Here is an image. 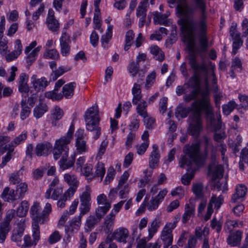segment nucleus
Segmentation results:
<instances>
[{"mask_svg":"<svg viewBox=\"0 0 248 248\" xmlns=\"http://www.w3.org/2000/svg\"><path fill=\"white\" fill-rule=\"evenodd\" d=\"M232 40H233V42L232 44V53L233 55H235L236 53L237 50L242 45L243 42L240 38V33H236L234 38H233Z\"/></svg>","mask_w":248,"mask_h":248,"instance_id":"nucleus-39","label":"nucleus"},{"mask_svg":"<svg viewBox=\"0 0 248 248\" xmlns=\"http://www.w3.org/2000/svg\"><path fill=\"white\" fill-rule=\"evenodd\" d=\"M206 70L202 71L200 68L196 70H193L194 72V75L191 77L187 83H185L184 86L189 87L192 89V90L189 93L186 94L184 96V101L186 102H189L193 100H196L200 92L201 80L200 76H206L208 73V67L205 64Z\"/></svg>","mask_w":248,"mask_h":248,"instance_id":"nucleus-4","label":"nucleus"},{"mask_svg":"<svg viewBox=\"0 0 248 248\" xmlns=\"http://www.w3.org/2000/svg\"><path fill=\"white\" fill-rule=\"evenodd\" d=\"M15 211L14 210H8L4 221L0 224V243H3L6 238L7 235L11 230L10 223L14 217Z\"/></svg>","mask_w":248,"mask_h":248,"instance_id":"nucleus-9","label":"nucleus"},{"mask_svg":"<svg viewBox=\"0 0 248 248\" xmlns=\"http://www.w3.org/2000/svg\"><path fill=\"white\" fill-rule=\"evenodd\" d=\"M100 221V219L95 216L91 215L88 217L86 220L85 231L90 232Z\"/></svg>","mask_w":248,"mask_h":248,"instance_id":"nucleus-30","label":"nucleus"},{"mask_svg":"<svg viewBox=\"0 0 248 248\" xmlns=\"http://www.w3.org/2000/svg\"><path fill=\"white\" fill-rule=\"evenodd\" d=\"M40 206L39 203L35 202L31 207L30 212L31 215L32 222H40L43 224L45 222V216H42V213H40Z\"/></svg>","mask_w":248,"mask_h":248,"instance_id":"nucleus-14","label":"nucleus"},{"mask_svg":"<svg viewBox=\"0 0 248 248\" xmlns=\"http://www.w3.org/2000/svg\"><path fill=\"white\" fill-rule=\"evenodd\" d=\"M44 57L47 59H51L53 60H58L59 58V54L58 51L55 49H52L48 50Z\"/></svg>","mask_w":248,"mask_h":248,"instance_id":"nucleus-53","label":"nucleus"},{"mask_svg":"<svg viewBox=\"0 0 248 248\" xmlns=\"http://www.w3.org/2000/svg\"><path fill=\"white\" fill-rule=\"evenodd\" d=\"M21 106L22 109L20 112V119L24 120L28 118L31 113V108L26 105V100L22 99L21 101Z\"/></svg>","mask_w":248,"mask_h":248,"instance_id":"nucleus-37","label":"nucleus"},{"mask_svg":"<svg viewBox=\"0 0 248 248\" xmlns=\"http://www.w3.org/2000/svg\"><path fill=\"white\" fill-rule=\"evenodd\" d=\"M197 7L201 10V16L200 21H206V2L205 0H194Z\"/></svg>","mask_w":248,"mask_h":248,"instance_id":"nucleus-33","label":"nucleus"},{"mask_svg":"<svg viewBox=\"0 0 248 248\" xmlns=\"http://www.w3.org/2000/svg\"><path fill=\"white\" fill-rule=\"evenodd\" d=\"M148 1L149 0H141L140 2L137 9L136 15L138 17L140 16H146Z\"/></svg>","mask_w":248,"mask_h":248,"instance_id":"nucleus-32","label":"nucleus"},{"mask_svg":"<svg viewBox=\"0 0 248 248\" xmlns=\"http://www.w3.org/2000/svg\"><path fill=\"white\" fill-rule=\"evenodd\" d=\"M197 29L196 31V36L199 38L201 48L203 50H205L208 46V39L207 38L206 21H197Z\"/></svg>","mask_w":248,"mask_h":248,"instance_id":"nucleus-8","label":"nucleus"},{"mask_svg":"<svg viewBox=\"0 0 248 248\" xmlns=\"http://www.w3.org/2000/svg\"><path fill=\"white\" fill-rule=\"evenodd\" d=\"M82 216L79 215L75 217L69 222V227L67 226L68 231H73L74 229L78 230L81 224V219Z\"/></svg>","mask_w":248,"mask_h":248,"instance_id":"nucleus-41","label":"nucleus"},{"mask_svg":"<svg viewBox=\"0 0 248 248\" xmlns=\"http://www.w3.org/2000/svg\"><path fill=\"white\" fill-rule=\"evenodd\" d=\"M44 4L43 3H41L39 8L33 14L32 19L33 20H37L39 18L40 15L44 12Z\"/></svg>","mask_w":248,"mask_h":248,"instance_id":"nucleus-64","label":"nucleus"},{"mask_svg":"<svg viewBox=\"0 0 248 248\" xmlns=\"http://www.w3.org/2000/svg\"><path fill=\"white\" fill-rule=\"evenodd\" d=\"M64 181L70 186V187L66 191V194H70L71 195H73L77 190L79 184L77 177L74 175H71L68 173H66L64 175Z\"/></svg>","mask_w":248,"mask_h":248,"instance_id":"nucleus-12","label":"nucleus"},{"mask_svg":"<svg viewBox=\"0 0 248 248\" xmlns=\"http://www.w3.org/2000/svg\"><path fill=\"white\" fill-rule=\"evenodd\" d=\"M61 53L63 56H68L70 52L71 39L70 36L66 32H62L60 39Z\"/></svg>","mask_w":248,"mask_h":248,"instance_id":"nucleus-11","label":"nucleus"},{"mask_svg":"<svg viewBox=\"0 0 248 248\" xmlns=\"http://www.w3.org/2000/svg\"><path fill=\"white\" fill-rule=\"evenodd\" d=\"M139 70V63L138 62H131L129 65V71L133 77H135Z\"/></svg>","mask_w":248,"mask_h":248,"instance_id":"nucleus-55","label":"nucleus"},{"mask_svg":"<svg viewBox=\"0 0 248 248\" xmlns=\"http://www.w3.org/2000/svg\"><path fill=\"white\" fill-rule=\"evenodd\" d=\"M242 232L240 231H237L235 232L232 233L227 239L228 244L232 246H236L240 244L242 239Z\"/></svg>","mask_w":248,"mask_h":248,"instance_id":"nucleus-26","label":"nucleus"},{"mask_svg":"<svg viewBox=\"0 0 248 248\" xmlns=\"http://www.w3.org/2000/svg\"><path fill=\"white\" fill-rule=\"evenodd\" d=\"M76 86L75 82L65 84L62 88V95L66 98H71L74 93V90Z\"/></svg>","mask_w":248,"mask_h":248,"instance_id":"nucleus-27","label":"nucleus"},{"mask_svg":"<svg viewBox=\"0 0 248 248\" xmlns=\"http://www.w3.org/2000/svg\"><path fill=\"white\" fill-rule=\"evenodd\" d=\"M110 207V203H107L106 205L103 206H99L95 210V216L101 220L107 214Z\"/></svg>","mask_w":248,"mask_h":248,"instance_id":"nucleus-38","label":"nucleus"},{"mask_svg":"<svg viewBox=\"0 0 248 248\" xmlns=\"http://www.w3.org/2000/svg\"><path fill=\"white\" fill-rule=\"evenodd\" d=\"M9 181L11 184L14 185L19 183L21 181L19 177V171L12 173L9 178Z\"/></svg>","mask_w":248,"mask_h":248,"instance_id":"nucleus-63","label":"nucleus"},{"mask_svg":"<svg viewBox=\"0 0 248 248\" xmlns=\"http://www.w3.org/2000/svg\"><path fill=\"white\" fill-rule=\"evenodd\" d=\"M129 236V232L127 229L120 227L114 231L112 234L114 239L119 242L126 243V239Z\"/></svg>","mask_w":248,"mask_h":248,"instance_id":"nucleus-17","label":"nucleus"},{"mask_svg":"<svg viewBox=\"0 0 248 248\" xmlns=\"http://www.w3.org/2000/svg\"><path fill=\"white\" fill-rule=\"evenodd\" d=\"M247 191V188L245 186L241 185L237 186L235 193L232 196V202L236 203L243 201Z\"/></svg>","mask_w":248,"mask_h":248,"instance_id":"nucleus-20","label":"nucleus"},{"mask_svg":"<svg viewBox=\"0 0 248 248\" xmlns=\"http://www.w3.org/2000/svg\"><path fill=\"white\" fill-rule=\"evenodd\" d=\"M98 106H93L85 112L84 118L87 130L94 132V140H97L101 134V129L99 127L100 118L99 116Z\"/></svg>","mask_w":248,"mask_h":248,"instance_id":"nucleus-5","label":"nucleus"},{"mask_svg":"<svg viewBox=\"0 0 248 248\" xmlns=\"http://www.w3.org/2000/svg\"><path fill=\"white\" fill-rule=\"evenodd\" d=\"M61 236L58 231H55L53 233H52L48 239V242L50 244H52L56 243L61 239Z\"/></svg>","mask_w":248,"mask_h":248,"instance_id":"nucleus-61","label":"nucleus"},{"mask_svg":"<svg viewBox=\"0 0 248 248\" xmlns=\"http://www.w3.org/2000/svg\"><path fill=\"white\" fill-rule=\"evenodd\" d=\"M208 170L212 172L213 177L215 179H219L222 177L224 173V168L222 165L216 164V163H211L208 167Z\"/></svg>","mask_w":248,"mask_h":248,"instance_id":"nucleus-22","label":"nucleus"},{"mask_svg":"<svg viewBox=\"0 0 248 248\" xmlns=\"http://www.w3.org/2000/svg\"><path fill=\"white\" fill-rule=\"evenodd\" d=\"M150 52L154 55V58L156 60L160 62L164 60L165 54L158 46H151L150 47Z\"/></svg>","mask_w":248,"mask_h":248,"instance_id":"nucleus-28","label":"nucleus"},{"mask_svg":"<svg viewBox=\"0 0 248 248\" xmlns=\"http://www.w3.org/2000/svg\"><path fill=\"white\" fill-rule=\"evenodd\" d=\"M39 223L40 222H32V228H33V234L32 236L34 239V245H35L36 244V242L40 239V231H39Z\"/></svg>","mask_w":248,"mask_h":248,"instance_id":"nucleus-46","label":"nucleus"},{"mask_svg":"<svg viewBox=\"0 0 248 248\" xmlns=\"http://www.w3.org/2000/svg\"><path fill=\"white\" fill-rule=\"evenodd\" d=\"M160 226V221L157 219H154L151 223L150 227L148 229L149 235L152 237L157 232Z\"/></svg>","mask_w":248,"mask_h":248,"instance_id":"nucleus-49","label":"nucleus"},{"mask_svg":"<svg viewBox=\"0 0 248 248\" xmlns=\"http://www.w3.org/2000/svg\"><path fill=\"white\" fill-rule=\"evenodd\" d=\"M161 202L157 198H152L150 203L147 205V208L150 211L156 209Z\"/></svg>","mask_w":248,"mask_h":248,"instance_id":"nucleus-58","label":"nucleus"},{"mask_svg":"<svg viewBox=\"0 0 248 248\" xmlns=\"http://www.w3.org/2000/svg\"><path fill=\"white\" fill-rule=\"evenodd\" d=\"M176 2L178 3L176 7V15L179 18L177 23L184 37L188 42L189 52L186 56L188 63L192 70L200 68L205 71V63H198L194 50L197 29V21L194 19V9L189 5L187 0H168L169 4H174Z\"/></svg>","mask_w":248,"mask_h":248,"instance_id":"nucleus-1","label":"nucleus"},{"mask_svg":"<svg viewBox=\"0 0 248 248\" xmlns=\"http://www.w3.org/2000/svg\"><path fill=\"white\" fill-rule=\"evenodd\" d=\"M27 189L28 186L25 183H21L17 186L16 191L19 199L24 197Z\"/></svg>","mask_w":248,"mask_h":248,"instance_id":"nucleus-44","label":"nucleus"},{"mask_svg":"<svg viewBox=\"0 0 248 248\" xmlns=\"http://www.w3.org/2000/svg\"><path fill=\"white\" fill-rule=\"evenodd\" d=\"M160 158V155L158 149V146L156 144L153 145V151L151 152L150 160H149V167L154 169L158 165L159 159Z\"/></svg>","mask_w":248,"mask_h":248,"instance_id":"nucleus-23","label":"nucleus"},{"mask_svg":"<svg viewBox=\"0 0 248 248\" xmlns=\"http://www.w3.org/2000/svg\"><path fill=\"white\" fill-rule=\"evenodd\" d=\"M63 115V111L60 107L56 106L52 113L53 121L52 124L53 125L56 126V121L60 120Z\"/></svg>","mask_w":248,"mask_h":248,"instance_id":"nucleus-36","label":"nucleus"},{"mask_svg":"<svg viewBox=\"0 0 248 248\" xmlns=\"http://www.w3.org/2000/svg\"><path fill=\"white\" fill-rule=\"evenodd\" d=\"M76 146L77 151L79 154H82L87 151L86 141L84 140H76Z\"/></svg>","mask_w":248,"mask_h":248,"instance_id":"nucleus-52","label":"nucleus"},{"mask_svg":"<svg viewBox=\"0 0 248 248\" xmlns=\"http://www.w3.org/2000/svg\"><path fill=\"white\" fill-rule=\"evenodd\" d=\"M58 91H56L54 90L46 92L45 93V96L46 97L51 99L53 101H59L63 98V95L61 93H58Z\"/></svg>","mask_w":248,"mask_h":248,"instance_id":"nucleus-42","label":"nucleus"},{"mask_svg":"<svg viewBox=\"0 0 248 248\" xmlns=\"http://www.w3.org/2000/svg\"><path fill=\"white\" fill-rule=\"evenodd\" d=\"M46 170V168L45 167H40L33 170L32 173L33 179L38 180L41 179Z\"/></svg>","mask_w":248,"mask_h":248,"instance_id":"nucleus-50","label":"nucleus"},{"mask_svg":"<svg viewBox=\"0 0 248 248\" xmlns=\"http://www.w3.org/2000/svg\"><path fill=\"white\" fill-rule=\"evenodd\" d=\"M47 110L48 107L46 104L40 103L34 108L33 111V115L37 119L40 118Z\"/></svg>","mask_w":248,"mask_h":248,"instance_id":"nucleus-29","label":"nucleus"},{"mask_svg":"<svg viewBox=\"0 0 248 248\" xmlns=\"http://www.w3.org/2000/svg\"><path fill=\"white\" fill-rule=\"evenodd\" d=\"M172 231V229L165 225L162 231L160 238L163 242L164 248H168L172 244L173 241Z\"/></svg>","mask_w":248,"mask_h":248,"instance_id":"nucleus-15","label":"nucleus"},{"mask_svg":"<svg viewBox=\"0 0 248 248\" xmlns=\"http://www.w3.org/2000/svg\"><path fill=\"white\" fill-rule=\"evenodd\" d=\"M27 189L28 186L25 183H21L17 186L16 191L19 199L24 197Z\"/></svg>","mask_w":248,"mask_h":248,"instance_id":"nucleus-45","label":"nucleus"},{"mask_svg":"<svg viewBox=\"0 0 248 248\" xmlns=\"http://www.w3.org/2000/svg\"><path fill=\"white\" fill-rule=\"evenodd\" d=\"M143 121L146 128L147 129H152L155 125V119L152 117H149L148 116L143 118Z\"/></svg>","mask_w":248,"mask_h":248,"instance_id":"nucleus-57","label":"nucleus"},{"mask_svg":"<svg viewBox=\"0 0 248 248\" xmlns=\"http://www.w3.org/2000/svg\"><path fill=\"white\" fill-rule=\"evenodd\" d=\"M202 142L204 145V153H200V147L199 143H193L190 146H186L184 149V152L187 155V157L183 156L180 161V167L184 168L185 166L188 167V171L190 170H196L197 167L202 166L204 164L208 154V149H212L213 145L210 143L209 138L204 136L202 139Z\"/></svg>","mask_w":248,"mask_h":248,"instance_id":"nucleus-2","label":"nucleus"},{"mask_svg":"<svg viewBox=\"0 0 248 248\" xmlns=\"http://www.w3.org/2000/svg\"><path fill=\"white\" fill-rule=\"evenodd\" d=\"M205 84L204 89L202 90L201 88H200L199 95H200L201 99L199 101H196L193 103L195 105L193 111L202 113V110H204L206 115H211L212 117H213V109L210 103V90L207 79L205 80Z\"/></svg>","mask_w":248,"mask_h":248,"instance_id":"nucleus-6","label":"nucleus"},{"mask_svg":"<svg viewBox=\"0 0 248 248\" xmlns=\"http://www.w3.org/2000/svg\"><path fill=\"white\" fill-rule=\"evenodd\" d=\"M72 196H73V195H71L70 194H66V192H65L64 194L60 197L59 200L58 201V207L61 208H63L65 205V202L67 200V197H71Z\"/></svg>","mask_w":248,"mask_h":248,"instance_id":"nucleus-59","label":"nucleus"},{"mask_svg":"<svg viewBox=\"0 0 248 248\" xmlns=\"http://www.w3.org/2000/svg\"><path fill=\"white\" fill-rule=\"evenodd\" d=\"M195 207L193 206H190L188 204H186L185 205V212L182 216V222L186 223L190 219V217L194 215Z\"/></svg>","mask_w":248,"mask_h":248,"instance_id":"nucleus-31","label":"nucleus"},{"mask_svg":"<svg viewBox=\"0 0 248 248\" xmlns=\"http://www.w3.org/2000/svg\"><path fill=\"white\" fill-rule=\"evenodd\" d=\"M1 197L5 201L8 202L14 201L19 199L17 193L16 191V190H10L9 187H6L3 189V191L1 195Z\"/></svg>","mask_w":248,"mask_h":248,"instance_id":"nucleus-21","label":"nucleus"},{"mask_svg":"<svg viewBox=\"0 0 248 248\" xmlns=\"http://www.w3.org/2000/svg\"><path fill=\"white\" fill-rule=\"evenodd\" d=\"M29 209V204L26 201L21 202L20 206L16 210V215L19 217H23L26 215Z\"/></svg>","mask_w":248,"mask_h":248,"instance_id":"nucleus-40","label":"nucleus"},{"mask_svg":"<svg viewBox=\"0 0 248 248\" xmlns=\"http://www.w3.org/2000/svg\"><path fill=\"white\" fill-rule=\"evenodd\" d=\"M210 201L211 202H212V204H215V207L218 209L223 203V198L221 195H220L217 198L215 195H213Z\"/></svg>","mask_w":248,"mask_h":248,"instance_id":"nucleus-56","label":"nucleus"},{"mask_svg":"<svg viewBox=\"0 0 248 248\" xmlns=\"http://www.w3.org/2000/svg\"><path fill=\"white\" fill-rule=\"evenodd\" d=\"M46 22L48 28L52 31H56L59 28V23L55 18L51 19H46Z\"/></svg>","mask_w":248,"mask_h":248,"instance_id":"nucleus-48","label":"nucleus"},{"mask_svg":"<svg viewBox=\"0 0 248 248\" xmlns=\"http://www.w3.org/2000/svg\"><path fill=\"white\" fill-rule=\"evenodd\" d=\"M74 131V125L72 123L66 136L56 140L54 147L53 154L54 159L57 160L61 155L62 156L59 161L60 168L62 170L73 167L75 162V154L71 155L68 159L67 158L69 151L68 145L72 138Z\"/></svg>","mask_w":248,"mask_h":248,"instance_id":"nucleus-3","label":"nucleus"},{"mask_svg":"<svg viewBox=\"0 0 248 248\" xmlns=\"http://www.w3.org/2000/svg\"><path fill=\"white\" fill-rule=\"evenodd\" d=\"M156 73L155 71L152 72L147 77L145 87L148 90L155 83Z\"/></svg>","mask_w":248,"mask_h":248,"instance_id":"nucleus-47","label":"nucleus"},{"mask_svg":"<svg viewBox=\"0 0 248 248\" xmlns=\"http://www.w3.org/2000/svg\"><path fill=\"white\" fill-rule=\"evenodd\" d=\"M28 76L24 73L20 75L18 81V91L22 94V96L26 98L28 96L30 89L27 84Z\"/></svg>","mask_w":248,"mask_h":248,"instance_id":"nucleus-13","label":"nucleus"},{"mask_svg":"<svg viewBox=\"0 0 248 248\" xmlns=\"http://www.w3.org/2000/svg\"><path fill=\"white\" fill-rule=\"evenodd\" d=\"M52 149V145L49 142L38 144L35 147V154L38 156L47 155Z\"/></svg>","mask_w":248,"mask_h":248,"instance_id":"nucleus-19","label":"nucleus"},{"mask_svg":"<svg viewBox=\"0 0 248 248\" xmlns=\"http://www.w3.org/2000/svg\"><path fill=\"white\" fill-rule=\"evenodd\" d=\"M201 115L202 113L193 111L189 117L191 120L189 126V134L195 138L199 136L202 129Z\"/></svg>","mask_w":248,"mask_h":248,"instance_id":"nucleus-7","label":"nucleus"},{"mask_svg":"<svg viewBox=\"0 0 248 248\" xmlns=\"http://www.w3.org/2000/svg\"><path fill=\"white\" fill-rule=\"evenodd\" d=\"M203 186L201 183L194 184L192 186V191L197 199L204 198L203 192Z\"/></svg>","mask_w":248,"mask_h":248,"instance_id":"nucleus-34","label":"nucleus"},{"mask_svg":"<svg viewBox=\"0 0 248 248\" xmlns=\"http://www.w3.org/2000/svg\"><path fill=\"white\" fill-rule=\"evenodd\" d=\"M191 110V108H190L177 107L175 110V116L177 118H179V117L185 118L187 116Z\"/></svg>","mask_w":248,"mask_h":248,"instance_id":"nucleus-43","label":"nucleus"},{"mask_svg":"<svg viewBox=\"0 0 248 248\" xmlns=\"http://www.w3.org/2000/svg\"><path fill=\"white\" fill-rule=\"evenodd\" d=\"M22 46L21 45V41L19 39H17L16 41L15 49L8 54L6 56V60L8 62H10L16 59L22 51Z\"/></svg>","mask_w":248,"mask_h":248,"instance_id":"nucleus-24","label":"nucleus"},{"mask_svg":"<svg viewBox=\"0 0 248 248\" xmlns=\"http://www.w3.org/2000/svg\"><path fill=\"white\" fill-rule=\"evenodd\" d=\"M36 75H33L31 78L33 88L37 92H43L48 85V82L45 77L36 78Z\"/></svg>","mask_w":248,"mask_h":248,"instance_id":"nucleus-16","label":"nucleus"},{"mask_svg":"<svg viewBox=\"0 0 248 248\" xmlns=\"http://www.w3.org/2000/svg\"><path fill=\"white\" fill-rule=\"evenodd\" d=\"M27 132H24L18 136L16 137L12 141L11 144L14 146L19 145L22 141H24L27 139Z\"/></svg>","mask_w":248,"mask_h":248,"instance_id":"nucleus-54","label":"nucleus"},{"mask_svg":"<svg viewBox=\"0 0 248 248\" xmlns=\"http://www.w3.org/2000/svg\"><path fill=\"white\" fill-rule=\"evenodd\" d=\"M80 215H82L87 214L89 212L91 207V195L90 192L88 190L83 192L82 195L80 196Z\"/></svg>","mask_w":248,"mask_h":248,"instance_id":"nucleus-10","label":"nucleus"},{"mask_svg":"<svg viewBox=\"0 0 248 248\" xmlns=\"http://www.w3.org/2000/svg\"><path fill=\"white\" fill-rule=\"evenodd\" d=\"M147 107V103L145 100H142L137 104L136 108L137 112L143 118L148 116V113L146 109Z\"/></svg>","mask_w":248,"mask_h":248,"instance_id":"nucleus-35","label":"nucleus"},{"mask_svg":"<svg viewBox=\"0 0 248 248\" xmlns=\"http://www.w3.org/2000/svg\"><path fill=\"white\" fill-rule=\"evenodd\" d=\"M235 106L236 104L234 101H230L228 104L222 106L223 112L228 115L234 109Z\"/></svg>","mask_w":248,"mask_h":248,"instance_id":"nucleus-51","label":"nucleus"},{"mask_svg":"<svg viewBox=\"0 0 248 248\" xmlns=\"http://www.w3.org/2000/svg\"><path fill=\"white\" fill-rule=\"evenodd\" d=\"M25 224L24 219H21L17 223L16 229L14 230L12 240L16 242H21V237L23 235Z\"/></svg>","mask_w":248,"mask_h":248,"instance_id":"nucleus-18","label":"nucleus"},{"mask_svg":"<svg viewBox=\"0 0 248 248\" xmlns=\"http://www.w3.org/2000/svg\"><path fill=\"white\" fill-rule=\"evenodd\" d=\"M119 196L121 199H125L127 197L129 192V187L127 185L122 186L119 188Z\"/></svg>","mask_w":248,"mask_h":248,"instance_id":"nucleus-60","label":"nucleus"},{"mask_svg":"<svg viewBox=\"0 0 248 248\" xmlns=\"http://www.w3.org/2000/svg\"><path fill=\"white\" fill-rule=\"evenodd\" d=\"M96 173L97 176L103 177L105 173V169L103 164L98 163L96 166Z\"/></svg>","mask_w":248,"mask_h":248,"instance_id":"nucleus-62","label":"nucleus"},{"mask_svg":"<svg viewBox=\"0 0 248 248\" xmlns=\"http://www.w3.org/2000/svg\"><path fill=\"white\" fill-rule=\"evenodd\" d=\"M132 93L133 94L132 103L133 105H136L138 104V102H140L142 100V94L141 92V86L140 84L135 83L132 90Z\"/></svg>","mask_w":248,"mask_h":248,"instance_id":"nucleus-25","label":"nucleus"}]
</instances>
